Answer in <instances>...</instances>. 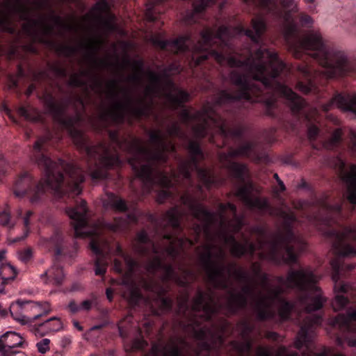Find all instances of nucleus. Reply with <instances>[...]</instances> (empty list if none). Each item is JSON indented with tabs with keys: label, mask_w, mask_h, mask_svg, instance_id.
Here are the masks:
<instances>
[{
	"label": "nucleus",
	"mask_w": 356,
	"mask_h": 356,
	"mask_svg": "<svg viewBox=\"0 0 356 356\" xmlns=\"http://www.w3.org/2000/svg\"><path fill=\"white\" fill-rule=\"evenodd\" d=\"M349 346L356 347V308L349 309L346 314H339L333 321Z\"/></svg>",
	"instance_id": "nucleus-21"
},
{
	"label": "nucleus",
	"mask_w": 356,
	"mask_h": 356,
	"mask_svg": "<svg viewBox=\"0 0 356 356\" xmlns=\"http://www.w3.org/2000/svg\"><path fill=\"white\" fill-rule=\"evenodd\" d=\"M227 168L231 176L239 184L234 193L236 197L250 209H257L261 211H266L270 209L267 199L252 197L254 185L251 181L245 182L246 175L248 172L245 164L229 161Z\"/></svg>",
	"instance_id": "nucleus-15"
},
{
	"label": "nucleus",
	"mask_w": 356,
	"mask_h": 356,
	"mask_svg": "<svg viewBox=\"0 0 356 356\" xmlns=\"http://www.w3.org/2000/svg\"><path fill=\"white\" fill-rule=\"evenodd\" d=\"M33 256V252L31 248L25 249L20 252L19 258L23 262H28L31 260Z\"/></svg>",
	"instance_id": "nucleus-60"
},
{
	"label": "nucleus",
	"mask_w": 356,
	"mask_h": 356,
	"mask_svg": "<svg viewBox=\"0 0 356 356\" xmlns=\"http://www.w3.org/2000/svg\"><path fill=\"white\" fill-rule=\"evenodd\" d=\"M126 66H131L135 73L129 76V81L136 83H140L142 82L141 74L144 71V61L141 59L131 60L129 58H125L123 60V65H120L121 69H124Z\"/></svg>",
	"instance_id": "nucleus-30"
},
{
	"label": "nucleus",
	"mask_w": 356,
	"mask_h": 356,
	"mask_svg": "<svg viewBox=\"0 0 356 356\" xmlns=\"http://www.w3.org/2000/svg\"><path fill=\"white\" fill-rule=\"evenodd\" d=\"M277 281L290 289L298 293V300L307 316L300 324V330L294 341V347L302 350L304 356H315L313 338L314 329L322 323V317L312 312L323 308L326 298L321 289L316 285L318 278L311 267L291 269L286 278L277 277Z\"/></svg>",
	"instance_id": "nucleus-7"
},
{
	"label": "nucleus",
	"mask_w": 356,
	"mask_h": 356,
	"mask_svg": "<svg viewBox=\"0 0 356 356\" xmlns=\"http://www.w3.org/2000/svg\"><path fill=\"white\" fill-rule=\"evenodd\" d=\"M241 236L243 239V243H242V247L241 250L239 249V252H241V257L244 256H248L250 259H252L254 257V254L257 250H260L261 252L267 253L269 251V245L268 243L265 244L261 248H260L259 240L261 238H257V244L254 242L250 241V238L246 237L244 234H241ZM263 240H266V238H262ZM259 258L261 259L260 256L259 255ZM261 260H263L261 259ZM268 261V259H266ZM268 261H270L268 260Z\"/></svg>",
	"instance_id": "nucleus-28"
},
{
	"label": "nucleus",
	"mask_w": 356,
	"mask_h": 356,
	"mask_svg": "<svg viewBox=\"0 0 356 356\" xmlns=\"http://www.w3.org/2000/svg\"><path fill=\"white\" fill-rule=\"evenodd\" d=\"M251 24L252 29L242 24L233 29L221 25L216 31L206 28L197 42L189 34L174 40H165L160 35L151 39L156 47L185 57L191 67L213 58L220 65L227 64L231 67L243 68L245 72L232 70L228 75L230 83L238 88L234 92L220 90L214 95L212 102L207 101L201 110L191 113L184 106L189 101V93L177 88L168 75L175 69V65H171L164 70L163 77L153 71L148 72L152 86L146 88L147 95L163 91L173 110L181 108L179 117L184 124L189 125L194 120L199 121L193 131L200 139L209 135L216 109L225 108L235 120L240 110L245 107V102L261 103L266 115L281 122L284 115L278 99L283 98L297 122L305 124L308 138L314 142L320 134L321 126L318 110L310 106L282 80L281 74H289L290 69L276 51L265 47L262 41L266 31L265 19L262 17H254Z\"/></svg>",
	"instance_id": "nucleus-1"
},
{
	"label": "nucleus",
	"mask_w": 356,
	"mask_h": 356,
	"mask_svg": "<svg viewBox=\"0 0 356 356\" xmlns=\"http://www.w3.org/2000/svg\"><path fill=\"white\" fill-rule=\"evenodd\" d=\"M97 304V298H94L92 300H83L81 305V310L90 311L93 305Z\"/></svg>",
	"instance_id": "nucleus-59"
},
{
	"label": "nucleus",
	"mask_w": 356,
	"mask_h": 356,
	"mask_svg": "<svg viewBox=\"0 0 356 356\" xmlns=\"http://www.w3.org/2000/svg\"><path fill=\"white\" fill-rule=\"evenodd\" d=\"M163 275L160 280H155L153 277L149 278L142 277L141 286L147 292L154 296V304L158 308L151 306L154 315L160 316L163 314L170 313L172 310L174 300L167 295L170 290L169 282H170L177 273L172 264H166L162 270Z\"/></svg>",
	"instance_id": "nucleus-14"
},
{
	"label": "nucleus",
	"mask_w": 356,
	"mask_h": 356,
	"mask_svg": "<svg viewBox=\"0 0 356 356\" xmlns=\"http://www.w3.org/2000/svg\"><path fill=\"white\" fill-rule=\"evenodd\" d=\"M187 318L188 322L185 327L191 330L195 339L201 341L208 339V337L210 336L211 338H216L219 341V346H222L224 343L225 339L223 334L229 327V323L227 320L221 318L219 323H214L213 320L210 321L209 323H211L212 327L217 331L214 332L207 326L201 327L202 322L206 321L200 317L192 316Z\"/></svg>",
	"instance_id": "nucleus-16"
},
{
	"label": "nucleus",
	"mask_w": 356,
	"mask_h": 356,
	"mask_svg": "<svg viewBox=\"0 0 356 356\" xmlns=\"http://www.w3.org/2000/svg\"><path fill=\"white\" fill-rule=\"evenodd\" d=\"M49 135L40 137L32 149V159L41 170L43 177L38 181L29 172H24L15 181L13 193L16 197L27 195L32 203L37 202L47 191L58 198L65 196L76 197L82 192L85 181L83 170L72 162L63 159L57 161L50 157L48 146Z\"/></svg>",
	"instance_id": "nucleus-6"
},
{
	"label": "nucleus",
	"mask_w": 356,
	"mask_h": 356,
	"mask_svg": "<svg viewBox=\"0 0 356 356\" xmlns=\"http://www.w3.org/2000/svg\"><path fill=\"white\" fill-rule=\"evenodd\" d=\"M90 248L96 256L94 261V270L96 275L103 276L108 267V254L101 247L99 243L92 239L90 243Z\"/></svg>",
	"instance_id": "nucleus-24"
},
{
	"label": "nucleus",
	"mask_w": 356,
	"mask_h": 356,
	"mask_svg": "<svg viewBox=\"0 0 356 356\" xmlns=\"http://www.w3.org/2000/svg\"><path fill=\"white\" fill-rule=\"evenodd\" d=\"M22 338L19 334L7 332L0 337V353L3 356H13V348L22 346Z\"/></svg>",
	"instance_id": "nucleus-26"
},
{
	"label": "nucleus",
	"mask_w": 356,
	"mask_h": 356,
	"mask_svg": "<svg viewBox=\"0 0 356 356\" xmlns=\"http://www.w3.org/2000/svg\"><path fill=\"white\" fill-rule=\"evenodd\" d=\"M44 277L47 278V283H52L56 286L61 285L64 280L63 268L60 266L54 264L50 269L41 275V278Z\"/></svg>",
	"instance_id": "nucleus-32"
},
{
	"label": "nucleus",
	"mask_w": 356,
	"mask_h": 356,
	"mask_svg": "<svg viewBox=\"0 0 356 356\" xmlns=\"http://www.w3.org/2000/svg\"><path fill=\"white\" fill-rule=\"evenodd\" d=\"M211 127L218 129L224 139L232 138L242 140L244 138L245 127L240 125L234 127L228 126L227 120L216 110Z\"/></svg>",
	"instance_id": "nucleus-22"
},
{
	"label": "nucleus",
	"mask_w": 356,
	"mask_h": 356,
	"mask_svg": "<svg viewBox=\"0 0 356 356\" xmlns=\"http://www.w3.org/2000/svg\"><path fill=\"white\" fill-rule=\"evenodd\" d=\"M160 149H151L143 144L132 145L136 158L140 157L136 177L140 181L144 193H150L154 186H159V175L164 172L172 176L178 172L181 160H185L177 154L175 145L171 142H164ZM190 158L188 159L189 160Z\"/></svg>",
	"instance_id": "nucleus-9"
},
{
	"label": "nucleus",
	"mask_w": 356,
	"mask_h": 356,
	"mask_svg": "<svg viewBox=\"0 0 356 356\" xmlns=\"http://www.w3.org/2000/svg\"><path fill=\"white\" fill-rule=\"evenodd\" d=\"M279 304L278 315L282 321H286L291 319V312L295 308V304L289 300H282Z\"/></svg>",
	"instance_id": "nucleus-38"
},
{
	"label": "nucleus",
	"mask_w": 356,
	"mask_h": 356,
	"mask_svg": "<svg viewBox=\"0 0 356 356\" xmlns=\"http://www.w3.org/2000/svg\"><path fill=\"white\" fill-rule=\"evenodd\" d=\"M212 342L210 343L208 341V339L203 340L199 342L198 346L200 349L202 351L204 350L209 355L211 350L214 348V346L219 343V341L216 339V338H211Z\"/></svg>",
	"instance_id": "nucleus-49"
},
{
	"label": "nucleus",
	"mask_w": 356,
	"mask_h": 356,
	"mask_svg": "<svg viewBox=\"0 0 356 356\" xmlns=\"http://www.w3.org/2000/svg\"><path fill=\"white\" fill-rule=\"evenodd\" d=\"M186 149L190 159L180 161L178 172H174L172 176L159 173L160 190L156 195V202L163 204L166 200L179 197L181 204L188 209L193 216L203 222L205 234L210 236V226L216 220V214L200 203L190 190L195 188L202 193L204 187L210 190L217 180L209 169L200 167V161L204 159L200 143L189 140Z\"/></svg>",
	"instance_id": "nucleus-5"
},
{
	"label": "nucleus",
	"mask_w": 356,
	"mask_h": 356,
	"mask_svg": "<svg viewBox=\"0 0 356 356\" xmlns=\"http://www.w3.org/2000/svg\"><path fill=\"white\" fill-rule=\"evenodd\" d=\"M41 306L31 300H17L10 304L9 312L12 317L17 321L20 322L22 325L30 324L42 316H47L49 313V309H44L43 311L39 312L33 317H28L24 314L29 311L41 310Z\"/></svg>",
	"instance_id": "nucleus-20"
},
{
	"label": "nucleus",
	"mask_w": 356,
	"mask_h": 356,
	"mask_svg": "<svg viewBox=\"0 0 356 356\" xmlns=\"http://www.w3.org/2000/svg\"><path fill=\"white\" fill-rule=\"evenodd\" d=\"M154 254L155 256L149 261L147 265V270L152 275H156L159 270H162L165 264L163 259L158 254Z\"/></svg>",
	"instance_id": "nucleus-41"
},
{
	"label": "nucleus",
	"mask_w": 356,
	"mask_h": 356,
	"mask_svg": "<svg viewBox=\"0 0 356 356\" xmlns=\"http://www.w3.org/2000/svg\"><path fill=\"white\" fill-rule=\"evenodd\" d=\"M44 103L54 121L67 131L76 147L86 155L88 163H91L92 166L89 167V172L93 181L108 179L110 178L108 170L121 165L122 161L118 149L125 151L131 155L128 163L136 176L140 157H135V151L131 147L135 143L142 144L140 140L137 138L129 140L125 137H121L118 130H110L108 131L109 139L115 146L113 152L111 151V147L105 143L92 145L90 139L79 128L83 120L81 113L76 108L75 115L67 114L69 106L72 104V98L58 103L51 94L47 93L44 96Z\"/></svg>",
	"instance_id": "nucleus-4"
},
{
	"label": "nucleus",
	"mask_w": 356,
	"mask_h": 356,
	"mask_svg": "<svg viewBox=\"0 0 356 356\" xmlns=\"http://www.w3.org/2000/svg\"><path fill=\"white\" fill-rule=\"evenodd\" d=\"M167 133L170 137H177L180 139H187V136L182 130L180 125L176 122H172L170 126L167 128Z\"/></svg>",
	"instance_id": "nucleus-43"
},
{
	"label": "nucleus",
	"mask_w": 356,
	"mask_h": 356,
	"mask_svg": "<svg viewBox=\"0 0 356 356\" xmlns=\"http://www.w3.org/2000/svg\"><path fill=\"white\" fill-rule=\"evenodd\" d=\"M322 146L327 149H335L341 145L342 131L341 129H336L331 136L326 140L321 141Z\"/></svg>",
	"instance_id": "nucleus-35"
},
{
	"label": "nucleus",
	"mask_w": 356,
	"mask_h": 356,
	"mask_svg": "<svg viewBox=\"0 0 356 356\" xmlns=\"http://www.w3.org/2000/svg\"><path fill=\"white\" fill-rule=\"evenodd\" d=\"M138 218L135 213H129L125 218H115L114 222L108 224V228L114 232H120L126 229L130 223H137Z\"/></svg>",
	"instance_id": "nucleus-31"
},
{
	"label": "nucleus",
	"mask_w": 356,
	"mask_h": 356,
	"mask_svg": "<svg viewBox=\"0 0 356 356\" xmlns=\"http://www.w3.org/2000/svg\"><path fill=\"white\" fill-rule=\"evenodd\" d=\"M94 9L100 13L107 12L109 14L111 20L115 19L114 15L110 13L109 5L106 0H100L97 2L94 6Z\"/></svg>",
	"instance_id": "nucleus-51"
},
{
	"label": "nucleus",
	"mask_w": 356,
	"mask_h": 356,
	"mask_svg": "<svg viewBox=\"0 0 356 356\" xmlns=\"http://www.w3.org/2000/svg\"><path fill=\"white\" fill-rule=\"evenodd\" d=\"M257 145V142L254 141H247L240 145L238 147L240 150L241 156L250 158L254 151Z\"/></svg>",
	"instance_id": "nucleus-47"
},
{
	"label": "nucleus",
	"mask_w": 356,
	"mask_h": 356,
	"mask_svg": "<svg viewBox=\"0 0 356 356\" xmlns=\"http://www.w3.org/2000/svg\"><path fill=\"white\" fill-rule=\"evenodd\" d=\"M232 344L241 355L244 354L245 353H249L252 350V343L250 341H247L241 343L233 341H232Z\"/></svg>",
	"instance_id": "nucleus-50"
},
{
	"label": "nucleus",
	"mask_w": 356,
	"mask_h": 356,
	"mask_svg": "<svg viewBox=\"0 0 356 356\" xmlns=\"http://www.w3.org/2000/svg\"><path fill=\"white\" fill-rule=\"evenodd\" d=\"M277 129L274 127L264 129L261 133V137L267 145H272L277 141Z\"/></svg>",
	"instance_id": "nucleus-45"
},
{
	"label": "nucleus",
	"mask_w": 356,
	"mask_h": 356,
	"mask_svg": "<svg viewBox=\"0 0 356 356\" xmlns=\"http://www.w3.org/2000/svg\"><path fill=\"white\" fill-rule=\"evenodd\" d=\"M284 289L281 286L270 289L268 296H261L254 305L256 318L259 321H266L275 317V312L273 309L275 302H280L285 298L282 297Z\"/></svg>",
	"instance_id": "nucleus-18"
},
{
	"label": "nucleus",
	"mask_w": 356,
	"mask_h": 356,
	"mask_svg": "<svg viewBox=\"0 0 356 356\" xmlns=\"http://www.w3.org/2000/svg\"><path fill=\"white\" fill-rule=\"evenodd\" d=\"M108 86L109 95L115 102L113 109L106 111L99 115L103 128H108L111 122L122 124L126 111L137 119L149 116L153 105L152 98L147 102L145 98L140 97L136 104L130 92L127 88L120 87L117 79L111 80Z\"/></svg>",
	"instance_id": "nucleus-13"
},
{
	"label": "nucleus",
	"mask_w": 356,
	"mask_h": 356,
	"mask_svg": "<svg viewBox=\"0 0 356 356\" xmlns=\"http://www.w3.org/2000/svg\"><path fill=\"white\" fill-rule=\"evenodd\" d=\"M107 196L108 204L114 211L120 213L129 211V207L125 200L113 193H108Z\"/></svg>",
	"instance_id": "nucleus-34"
},
{
	"label": "nucleus",
	"mask_w": 356,
	"mask_h": 356,
	"mask_svg": "<svg viewBox=\"0 0 356 356\" xmlns=\"http://www.w3.org/2000/svg\"><path fill=\"white\" fill-rule=\"evenodd\" d=\"M146 17L148 21L154 22L157 20V17L154 15V8H148L145 13Z\"/></svg>",
	"instance_id": "nucleus-64"
},
{
	"label": "nucleus",
	"mask_w": 356,
	"mask_h": 356,
	"mask_svg": "<svg viewBox=\"0 0 356 356\" xmlns=\"http://www.w3.org/2000/svg\"><path fill=\"white\" fill-rule=\"evenodd\" d=\"M149 139L151 142L155 145V149H160L161 147H165L163 144L166 138L164 136L161 131L158 130L151 131L149 134Z\"/></svg>",
	"instance_id": "nucleus-46"
},
{
	"label": "nucleus",
	"mask_w": 356,
	"mask_h": 356,
	"mask_svg": "<svg viewBox=\"0 0 356 356\" xmlns=\"http://www.w3.org/2000/svg\"><path fill=\"white\" fill-rule=\"evenodd\" d=\"M282 216L283 230L275 233L270 240H259L261 248L266 243L269 245L268 252H261L259 256L275 265L286 264L291 266L298 264L295 246L299 245L302 250L305 248V243L294 232V223L297 222L296 214L282 212Z\"/></svg>",
	"instance_id": "nucleus-11"
},
{
	"label": "nucleus",
	"mask_w": 356,
	"mask_h": 356,
	"mask_svg": "<svg viewBox=\"0 0 356 356\" xmlns=\"http://www.w3.org/2000/svg\"><path fill=\"white\" fill-rule=\"evenodd\" d=\"M216 248V246L212 244L204 245V252L200 253L199 257L209 282L215 289L228 290V278L233 275L239 282L246 284L242 287L241 292L235 293L234 291H229L227 309L230 314L235 315L240 310L247 307L249 297L256 298L255 288L250 284L252 278L247 272L237 268L235 264H231L228 266L225 265L223 261L225 259V253L221 248H218V252L216 255L219 261L213 260L212 250Z\"/></svg>",
	"instance_id": "nucleus-8"
},
{
	"label": "nucleus",
	"mask_w": 356,
	"mask_h": 356,
	"mask_svg": "<svg viewBox=\"0 0 356 356\" xmlns=\"http://www.w3.org/2000/svg\"><path fill=\"white\" fill-rule=\"evenodd\" d=\"M5 6L7 11L1 10L0 31L15 35L19 40L21 32L13 25L12 15H17L20 21L26 22L22 25L24 34L33 42H38L47 44L49 40L47 36L51 35L54 32V26L47 24L43 19L38 20L30 17L31 9L23 0H6Z\"/></svg>",
	"instance_id": "nucleus-12"
},
{
	"label": "nucleus",
	"mask_w": 356,
	"mask_h": 356,
	"mask_svg": "<svg viewBox=\"0 0 356 356\" xmlns=\"http://www.w3.org/2000/svg\"><path fill=\"white\" fill-rule=\"evenodd\" d=\"M191 311L188 314L187 318L200 317L203 321L210 322L214 315L218 314L217 307L212 294L207 293L198 289L196 296L193 299L191 307Z\"/></svg>",
	"instance_id": "nucleus-17"
},
{
	"label": "nucleus",
	"mask_w": 356,
	"mask_h": 356,
	"mask_svg": "<svg viewBox=\"0 0 356 356\" xmlns=\"http://www.w3.org/2000/svg\"><path fill=\"white\" fill-rule=\"evenodd\" d=\"M220 237L225 244L230 245L232 256L238 259L241 258L242 253L238 250L243 248L242 243L237 241L234 234H229L225 232L220 233Z\"/></svg>",
	"instance_id": "nucleus-33"
},
{
	"label": "nucleus",
	"mask_w": 356,
	"mask_h": 356,
	"mask_svg": "<svg viewBox=\"0 0 356 356\" xmlns=\"http://www.w3.org/2000/svg\"><path fill=\"white\" fill-rule=\"evenodd\" d=\"M334 100L339 103V105L345 111H349L356 114V95L355 96H343L338 94ZM350 151L356 155V133L351 131L350 133V143L348 145Z\"/></svg>",
	"instance_id": "nucleus-23"
},
{
	"label": "nucleus",
	"mask_w": 356,
	"mask_h": 356,
	"mask_svg": "<svg viewBox=\"0 0 356 356\" xmlns=\"http://www.w3.org/2000/svg\"><path fill=\"white\" fill-rule=\"evenodd\" d=\"M136 239L138 243L133 245L134 251L141 257L147 256L149 253V248L145 245L152 246V250L154 254H159V248L155 243L149 238L147 232L145 229H142L136 234Z\"/></svg>",
	"instance_id": "nucleus-25"
},
{
	"label": "nucleus",
	"mask_w": 356,
	"mask_h": 356,
	"mask_svg": "<svg viewBox=\"0 0 356 356\" xmlns=\"http://www.w3.org/2000/svg\"><path fill=\"white\" fill-rule=\"evenodd\" d=\"M56 52L66 58H71L78 52V48L69 44H59L56 46Z\"/></svg>",
	"instance_id": "nucleus-44"
},
{
	"label": "nucleus",
	"mask_w": 356,
	"mask_h": 356,
	"mask_svg": "<svg viewBox=\"0 0 356 356\" xmlns=\"http://www.w3.org/2000/svg\"><path fill=\"white\" fill-rule=\"evenodd\" d=\"M63 235L58 232H56L49 240V245L53 248L56 257L61 256L63 254Z\"/></svg>",
	"instance_id": "nucleus-39"
},
{
	"label": "nucleus",
	"mask_w": 356,
	"mask_h": 356,
	"mask_svg": "<svg viewBox=\"0 0 356 356\" xmlns=\"http://www.w3.org/2000/svg\"><path fill=\"white\" fill-rule=\"evenodd\" d=\"M115 252L116 255L119 256L124 260L128 268L129 274L133 273L136 268L139 266V262L130 254L124 252L120 245H117Z\"/></svg>",
	"instance_id": "nucleus-36"
},
{
	"label": "nucleus",
	"mask_w": 356,
	"mask_h": 356,
	"mask_svg": "<svg viewBox=\"0 0 356 356\" xmlns=\"http://www.w3.org/2000/svg\"><path fill=\"white\" fill-rule=\"evenodd\" d=\"M6 268H7L13 273V275L8 277H3L2 284L0 286V293H3L4 285L8 284L10 281L14 280L17 274L16 269L11 265L8 264Z\"/></svg>",
	"instance_id": "nucleus-53"
},
{
	"label": "nucleus",
	"mask_w": 356,
	"mask_h": 356,
	"mask_svg": "<svg viewBox=\"0 0 356 356\" xmlns=\"http://www.w3.org/2000/svg\"><path fill=\"white\" fill-rule=\"evenodd\" d=\"M50 17L56 26L66 31L75 30V27L73 25L65 22L60 16L56 15L53 10H51Z\"/></svg>",
	"instance_id": "nucleus-48"
},
{
	"label": "nucleus",
	"mask_w": 356,
	"mask_h": 356,
	"mask_svg": "<svg viewBox=\"0 0 356 356\" xmlns=\"http://www.w3.org/2000/svg\"><path fill=\"white\" fill-rule=\"evenodd\" d=\"M113 270L118 274L124 275L123 262L119 259H115L113 263Z\"/></svg>",
	"instance_id": "nucleus-58"
},
{
	"label": "nucleus",
	"mask_w": 356,
	"mask_h": 356,
	"mask_svg": "<svg viewBox=\"0 0 356 356\" xmlns=\"http://www.w3.org/2000/svg\"><path fill=\"white\" fill-rule=\"evenodd\" d=\"M67 308L72 314H76L81 311L80 305H77L74 300H71L69 302Z\"/></svg>",
	"instance_id": "nucleus-63"
},
{
	"label": "nucleus",
	"mask_w": 356,
	"mask_h": 356,
	"mask_svg": "<svg viewBox=\"0 0 356 356\" xmlns=\"http://www.w3.org/2000/svg\"><path fill=\"white\" fill-rule=\"evenodd\" d=\"M252 3L263 13L277 20L288 24L284 31V40L289 50L297 59L302 60L297 65L298 81L296 88L305 95L316 97L318 106L325 113L335 104L345 111L334 100L337 95L355 96L336 92L327 102L321 100L329 97L325 86L330 79L343 76H356V65L348 61L345 53L329 44L316 31H309L300 37L292 15L298 12L295 0H247Z\"/></svg>",
	"instance_id": "nucleus-2"
},
{
	"label": "nucleus",
	"mask_w": 356,
	"mask_h": 356,
	"mask_svg": "<svg viewBox=\"0 0 356 356\" xmlns=\"http://www.w3.org/2000/svg\"><path fill=\"white\" fill-rule=\"evenodd\" d=\"M241 325L243 327V332L246 334H249L253 331L254 327L247 320L242 321Z\"/></svg>",
	"instance_id": "nucleus-62"
},
{
	"label": "nucleus",
	"mask_w": 356,
	"mask_h": 356,
	"mask_svg": "<svg viewBox=\"0 0 356 356\" xmlns=\"http://www.w3.org/2000/svg\"><path fill=\"white\" fill-rule=\"evenodd\" d=\"M50 340L43 339L37 343L36 346L39 353L44 354L49 350Z\"/></svg>",
	"instance_id": "nucleus-56"
},
{
	"label": "nucleus",
	"mask_w": 356,
	"mask_h": 356,
	"mask_svg": "<svg viewBox=\"0 0 356 356\" xmlns=\"http://www.w3.org/2000/svg\"><path fill=\"white\" fill-rule=\"evenodd\" d=\"M81 48L87 52L88 57L95 65H102L104 67L111 66L113 63L105 59H99L97 57L99 44L95 40H89L87 42L81 44Z\"/></svg>",
	"instance_id": "nucleus-29"
},
{
	"label": "nucleus",
	"mask_w": 356,
	"mask_h": 356,
	"mask_svg": "<svg viewBox=\"0 0 356 356\" xmlns=\"http://www.w3.org/2000/svg\"><path fill=\"white\" fill-rule=\"evenodd\" d=\"M0 225L10 229L15 225V222L12 220L10 211L8 206L0 211Z\"/></svg>",
	"instance_id": "nucleus-42"
},
{
	"label": "nucleus",
	"mask_w": 356,
	"mask_h": 356,
	"mask_svg": "<svg viewBox=\"0 0 356 356\" xmlns=\"http://www.w3.org/2000/svg\"><path fill=\"white\" fill-rule=\"evenodd\" d=\"M148 346V343L142 337L136 338L131 344V349L133 350H143Z\"/></svg>",
	"instance_id": "nucleus-52"
},
{
	"label": "nucleus",
	"mask_w": 356,
	"mask_h": 356,
	"mask_svg": "<svg viewBox=\"0 0 356 356\" xmlns=\"http://www.w3.org/2000/svg\"><path fill=\"white\" fill-rule=\"evenodd\" d=\"M298 19L300 25L303 27L309 28L312 26L314 22L312 18L305 13H300L298 16Z\"/></svg>",
	"instance_id": "nucleus-54"
},
{
	"label": "nucleus",
	"mask_w": 356,
	"mask_h": 356,
	"mask_svg": "<svg viewBox=\"0 0 356 356\" xmlns=\"http://www.w3.org/2000/svg\"><path fill=\"white\" fill-rule=\"evenodd\" d=\"M334 168L341 181L347 186L346 193L335 204L329 202L327 197L320 200L322 214L317 217L316 221L318 225L323 227V234L331 241L334 254V258L330 261L335 293L332 306L337 312L345 309L350 302L348 296L356 292L355 286L344 280L348 273L355 268V264L346 263L345 258L356 256V225H341L343 218L345 199L356 207V165L351 164L348 170L346 161L337 157Z\"/></svg>",
	"instance_id": "nucleus-3"
},
{
	"label": "nucleus",
	"mask_w": 356,
	"mask_h": 356,
	"mask_svg": "<svg viewBox=\"0 0 356 356\" xmlns=\"http://www.w3.org/2000/svg\"><path fill=\"white\" fill-rule=\"evenodd\" d=\"M250 232L254 234H257L258 238H264L267 234L266 227L261 225H255L250 228Z\"/></svg>",
	"instance_id": "nucleus-55"
},
{
	"label": "nucleus",
	"mask_w": 356,
	"mask_h": 356,
	"mask_svg": "<svg viewBox=\"0 0 356 356\" xmlns=\"http://www.w3.org/2000/svg\"><path fill=\"white\" fill-rule=\"evenodd\" d=\"M171 281L174 282L177 286L184 289V293L178 298L179 309L177 314L186 316L190 306L188 305L189 294L186 289L190 286V282L186 277H182L178 274Z\"/></svg>",
	"instance_id": "nucleus-27"
},
{
	"label": "nucleus",
	"mask_w": 356,
	"mask_h": 356,
	"mask_svg": "<svg viewBox=\"0 0 356 356\" xmlns=\"http://www.w3.org/2000/svg\"><path fill=\"white\" fill-rule=\"evenodd\" d=\"M235 223L233 225V229L234 233H239L244 226V219L241 216H236L234 217Z\"/></svg>",
	"instance_id": "nucleus-57"
},
{
	"label": "nucleus",
	"mask_w": 356,
	"mask_h": 356,
	"mask_svg": "<svg viewBox=\"0 0 356 356\" xmlns=\"http://www.w3.org/2000/svg\"><path fill=\"white\" fill-rule=\"evenodd\" d=\"M88 209L86 202L83 200L76 198L74 207H68L66 213L72 220L74 235L75 238H83L90 235V232L85 231L88 227Z\"/></svg>",
	"instance_id": "nucleus-19"
},
{
	"label": "nucleus",
	"mask_w": 356,
	"mask_h": 356,
	"mask_svg": "<svg viewBox=\"0 0 356 356\" xmlns=\"http://www.w3.org/2000/svg\"><path fill=\"white\" fill-rule=\"evenodd\" d=\"M33 215V212L31 210L26 211L25 216L24 217V229L29 230L30 232V218Z\"/></svg>",
	"instance_id": "nucleus-61"
},
{
	"label": "nucleus",
	"mask_w": 356,
	"mask_h": 356,
	"mask_svg": "<svg viewBox=\"0 0 356 356\" xmlns=\"http://www.w3.org/2000/svg\"><path fill=\"white\" fill-rule=\"evenodd\" d=\"M37 326L35 329L36 333H39L41 329H45L47 332H58L62 328V323L57 317H52L44 321L39 324H35Z\"/></svg>",
	"instance_id": "nucleus-37"
},
{
	"label": "nucleus",
	"mask_w": 356,
	"mask_h": 356,
	"mask_svg": "<svg viewBox=\"0 0 356 356\" xmlns=\"http://www.w3.org/2000/svg\"><path fill=\"white\" fill-rule=\"evenodd\" d=\"M184 212L179 205H175L163 213L161 218L153 213H147L148 220L153 225L155 232L163 239L169 242V245L164 248V252L173 261L176 260L186 245L192 247L200 241L203 226L195 222L191 227L193 238L187 237L184 232L181 219Z\"/></svg>",
	"instance_id": "nucleus-10"
},
{
	"label": "nucleus",
	"mask_w": 356,
	"mask_h": 356,
	"mask_svg": "<svg viewBox=\"0 0 356 356\" xmlns=\"http://www.w3.org/2000/svg\"><path fill=\"white\" fill-rule=\"evenodd\" d=\"M88 75H92L88 71L83 70L81 71L80 74H72L70 76V80L68 81V85L71 87L74 88H87V82L82 79L81 76H86Z\"/></svg>",
	"instance_id": "nucleus-40"
}]
</instances>
